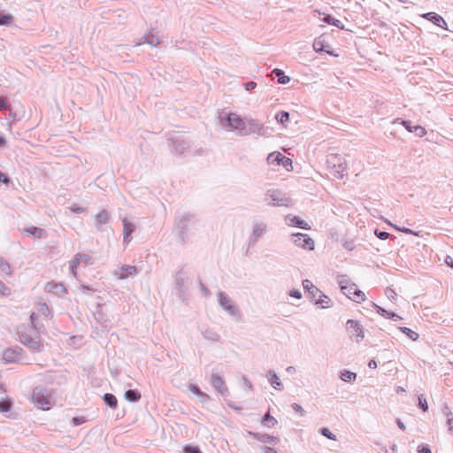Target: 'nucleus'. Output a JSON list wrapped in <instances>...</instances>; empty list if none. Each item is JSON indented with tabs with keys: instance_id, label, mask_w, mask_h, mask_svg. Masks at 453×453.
<instances>
[{
	"instance_id": "58",
	"label": "nucleus",
	"mask_w": 453,
	"mask_h": 453,
	"mask_svg": "<svg viewBox=\"0 0 453 453\" xmlns=\"http://www.w3.org/2000/svg\"><path fill=\"white\" fill-rule=\"evenodd\" d=\"M343 247H344V249H346L347 250L351 251V250H353L355 249V247H356V246H355V243H354V242H353V241H345V242H343Z\"/></svg>"
},
{
	"instance_id": "42",
	"label": "nucleus",
	"mask_w": 453,
	"mask_h": 453,
	"mask_svg": "<svg viewBox=\"0 0 453 453\" xmlns=\"http://www.w3.org/2000/svg\"><path fill=\"white\" fill-rule=\"evenodd\" d=\"M275 119L279 123L285 124L289 120V113L288 111H281L277 113Z\"/></svg>"
},
{
	"instance_id": "45",
	"label": "nucleus",
	"mask_w": 453,
	"mask_h": 453,
	"mask_svg": "<svg viewBox=\"0 0 453 453\" xmlns=\"http://www.w3.org/2000/svg\"><path fill=\"white\" fill-rule=\"evenodd\" d=\"M12 402L10 400L0 401V412H7L11 410Z\"/></svg>"
},
{
	"instance_id": "40",
	"label": "nucleus",
	"mask_w": 453,
	"mask_h": 453,
	"mask_svg": "<svg viewBox=\"0 0 453 453\" xmlns=\"http://www.w3.org/2000/svg\"><path fill=\"white\" fill-rule=\"evenodd\" d=\"M176 287L180 291L183 290L185 285V275L182 272H179L175 276Z\"/></svg>"
},
{
	"instance_id": "10",
	"label": "nucleus",
	"mask_w": 453,
	"mask_h": 453,
	"mask_svg": "<svg viewBox=\"0 0 453 453\" xmlns=\"http://www.w3.org/2000/svg\"><path fill=\"white\" fill-rule=\"evenodd\" d=\"M267 162L269 165H282L289 171V167L292 168V160L289 157H285L280 152H272L267 157Z\"/></svg>"
},
{
	"instance_id": "19",
	"label": "nucleus",
	"mask_w": 453,
	"mask_h": 453,
	"mask_svg": "<svg viewBox=\"0 0 453 453\" xmlns=\"http://www.w3.org/2000/svg\"><path fill=\"white\" fill-rule=\"evenodd\" d=\"M285 222L289 226H297L302 229L308 230L311 228L310 225L297 216L288 214L285 217Z\"/></svg>"
},
{
	"instance_id": "52",
	"label": "nucleus",
	"mask_w": 453,
	"mask_h": 453,
	"mask_svg": "<svg viewBox=\"0 0 453 453\" xmlns=\"http://www.w3.org/2000/svg\"><path fill=\"white\" fill-rule=\"evenodd\" d=\"M185 453H202L200 449L196 446H186L184 448Z\"/></svg>"
},
{
	"instance_id": "29",
	"label": "nucleus",
	"mask_w": 453,
	"mask_h": 453,
	"mask_svg": "<svg viewBox=\"0 0 453 453\" xmlns=\"http://www.w3.org/2000/svg\"><path fill=\"white\" fill-rule=\"evenodd\" d=\"M142 42H140L139 44L141 43H148L151 46H157L159 44V39L157 35H153L151 32L146 34L142 38Z\"/></svg>"
},
{
	"instance_id": "31",
	"label": "nucleus",
	"mask_w": 453,
	"mask_h": 453,
	"mask_svg": "<svg viewBox=\"0 0 453 453\" xmlns=\"http://www.w3.org/2000/svg\"><path fill=\"white\" fill-rule=\"evenodd\" d=\"M125 399L128 402L135 403L141 399V394L134 389H128L125 392Z\"/></svg>"
},
{
	"instance_id": "36",
	"label": "nucleus",
	"mask_w": 453,
	"mask_h": 453,
	"mask_svg": "<svg viewBox=\"0 0 453 453\" xmlns=\"http://www.w3.org/2000/svg\"><path fill=\"white\" fill-rule=\"evenodd\" d=\"M398 329L402 333L406 334L412 341H417L418 339V337H419V334L417 332H415V331H413V330H411V329H410L408 327L400 326V327H398Z\"/></svg>"
},
{
	"instance_id": "61",
	"label": "nucleus",
	"mask_w": 453,
	"mask_h": 453,
	"mask_svg": "<svg viewBox=\"0 0 453 453\" xmlns=\"http://www.w3.org/2000/svg\"><path fill=\"white\" fill-rule=\"evenodd\" d=\"M401 124L411 133L413 131V127L411 126V122L409 120H402Z\"/></svg>"
},
{
	"instance_id": "43",
	"label": "nucleus",
	"mask_w": 453,
	"mask_h": 453,
	"mask_svg": "<svg viewBox=\"0 0 453 453\" xmlns=\"http://www.w3.org/2000/svg\"><path fill=\"white\" fill-rule=\"evenodd\" d=\"M350 299H352L353 301H355L357 303H360L362 301H365V293L363 291H361L360 289L357 288L353 292V296L350 297Z\"/></svg>"
},
{
	"instance_id": "9",
	"label": "nucleus",
	"mask_w": 453,
	"mask_h": 453,
	"mask_svg": "<svg viewBox=\"0 0 453 453\" xmlns=\"http://www.w3.org/2000/svg\"><path fill=\"white\" fill-rule=\"evenodd\" d=\"M290 237L296 246L307 250H314V241L308 234L295 233Z\"/></svg>"
},
{
	"instance_id": "5",
	"label": "nucleus",
	"mask_w": 453,
	"mask_h": 453,
	"mask_svg": "<svg viewBox=\"0 0 453 453\" xmlns=\"http://www.w3.org/2000/svg\"><path fill=\"white\" fill-rule=\"evenodd\" d=\"M246 119L241 118L236 113H228L221 119V123L231 131H235L237 134L241 135V132L244 130Z\"/></svg>"
},
{
	"instance_id": "48",
	"label": "nucleus",
	"mask_w": 453,
	"mask_h": 453,
	"mask_svg": "<svg viewBox=\"0 0 453 453\" xmlns=\"http://www.w3.org/2000/svg\"><path fill=\"white\" fill-rule=\"evenodd\" d=\"M412 133H414L418 137H423L426 135V131L421 126H414Z\"/></svg>"
},
{
	"instance_id": "6",
	"label": "nucleus",
	"mask_w": 453,
	"mask_h": 453,
	"mask_svg": "<svg viewBox=\"0 0 453 453\" xmlns=\"http://www.w3.org/2000/svg\"><path fill=\"white\" fill-rule=\"evenodd\" d=\"M219 305L232 317L240 318L239 308L234 303L230 297L224 292H219L217 295Z\"/></svg>"
},
{
	"instance_id": "24",
	"label": "nucleus",
	"mask_w": 453,
	"mask_h": 453,
	"mask_svg": "<svg viewBox=\"0 0 453 453\" xmlns=\"http://www.w3.org/2000/svg\"><path fill=\"white\" fill-rule=\"evenodd\" d=\"M211 385L212 387L220 394H225L226 391V388L225 387V382L221 376L219 374L213 373L211 374Z\"/></svg>"
},
{
	"instance_id": "49",
	"label": "nucleus",
	"mask_w": 453,
	"mask_h": 453,
	"mask_svg": "<svg viewBox=\"0 0 453 453\" xmlns=\"http://www.w3.org/2000/svg\"><path fill=\"white\" fill-rule=\"evenodd\" d=\"M393 227H395L396 230L400 231V232H403L404 234H414L416 236H418V232H414L413 230L410 229V228H407V227H399L395 225H393V224H390Z\"/></svg>"
},
{
	"instance_id": "55",
	"label": "nucleus",
	"mask_w": 453,
	"mask_h": 453,
	"mask_svg": "<svg viewBox=\"0 0 453 453\" xmlns=\"http://www.w3.org/2000/svg\"><path fill=\"white\" fill-rule=\"evenodd\" d=\"M375 234L380 240H386L389 236V234L388 232L379 230H375Z\"/></svg>"
},
{
	"instance_id": "25",
	"label": "nucleus",
	"mask_w": 453,
	"mask_h": 453,
	"mask_svg": "<svg viewBox=\"0 0 453 453\" xmlns=\"http://www.w3.org/2000/svg\"><path fill=\"white\" fill-rule=\"evenodd\" d=\"M135 230V225L130 221H128L127 219H123V235H124V242H130V234L134 232Z\"/></svg>"
},
{
	"instance_id": "35",
	"label": "nucleus",
	"mask_w": 453,
	"mask_h": 453,
	"mask_svg": "<svg viewBox=\"0 0 453 453\" xmlns=\"http://www.w3.org/2000/svg\"><path fill=\"white\" fill-rule=\"evenodd\" d=\"M323 21L327 23V24H331L340 29H343L344 28V26L342 24V22L335 18H333L332 16L330 15H326L323 18Z\"/></svg>"
},
{
	"instance_id": "12",
	"label": "nucleus",
	"mask_w": 453,
	"mask_h": 453,
	"mask_svg": "<svg viewBox=\"0 0 453 453\" xmlns=\"http://www.w3.org/2000/svg\"><path fill=\"white\" fill-rule=\"evenodd\" d=\"M346 326L350 337L355 339L357 342L364 339V330L356 320L349 319L346 323Z\"/></svg>"
},
{
	"instance_id": "37",
	"label": "nucleus",
	"mask_w": 453,
	"mask_h": 453,
	"mask_svg": "<svg viewBox=\"0 0 453 453\" xmlns=\"http://www.w3.org/2000/svg\"><path fill=\"white\" fill-rule=\"evenodd\" d=\"M13 19L14 18L12 15L0 12V26H10Z\"/></svg>"
},
{
	"instance_id": "18",
	"label": "nucleus",
	"mask_w": 453,
	"mask_h": 453,
	"mask_svg": "<svg viewBox=\"0 0 453 453\" xmlns=\"http://www.w3.org/2000/svg\"><path fill=\"white\" fill-rule=\"evenodd\" d=\"M21 351L19 348L8 349L4 351L3 358L6 363H16L21 359Z\"/></svg>"
},
{
	"instance_id": "11",
	"label": "nucleus",
	"mask_w": 453,
	"mask_h": 453,
	"mask_svg": "<svg viewBox=\"0 0 453 453\" xmlns=\"http://www.w3.org/2000/svg\"><path fill=\"white\" fill-rule=\"evenodd\" d=\"M42 315L48 317L50 315V309L45 303H39L36 304V312H33L30 316L31 325L34 329L40 331L41 326L37 323L38 317Z\"/></svg>"
},
{
	"instance_id": "27",
	"label": "nucleus",
	"mask_w": 453,
	"mask_h": 453,
	"mask_svg": "<svg viewBox=\"0 0 453 453\" xmlns=\"http://www.w3.org/2000/svg\"><path fill=\"white\" fill-rule=\"evenodd\" d=\"M109 219V213L106 210H102L95 216L96 226L99 229L103 225H105Z\"/></svg>"
},
{
	"instance_id": "47",
	"label": "nucleus",
	"mask_w": 453,
	"mask_h": 453,
	"mask_svg": "<svg viewBox=\"0 0 453 453\" xmlns=\"http://www.w3.org/2000/svg\"><path fill=\"white\" fill-rule=\"evenodd\" d=\"M313 49L317 52L324 51V42L320 38L314 41Z\"/></svg>"
},
{
	"instance_id": "60",
	"label": "nucleus",
	"mask_w": 453,
	"mask_h": 453,
	"mask_svg": "<svg viewBox=\"0 0 453 453\" xmlns=\"http://www.w3.org/2000/svg\"><path fill=\"white\" fill-rule=\"evenodd\" d=\"M418 453H432L428 445H424V444H421L418 447Z\"/></svg>"
},
{
	"instance_id": "64",
	"label": "nucleus",
	"mask_w": 453,
	"mask_h": 453,
	"mask_svg": "<svg viewBox=\"0 0 453 453\" xmlns=\"http://www.w3.org/2000/svg\"><path fill=\"white\" fill-rule=\"evenodd\" d=\"M257 87V83L254 81H249L244 84V88L247 91L253 90Z\"/></svg>"
},
{
	"instance_id": "22",
	"label": "nucleus",
	"mask_w": 453,
	"mask_h": 453,
	"mask_svg": "<svg viewBox=\"0 0 453 453\" xmlns=\"http://www.w3.org/2000/svg\"><path fill=\"white\" fill-rule=\"evenodd\" d=\"M192 219L193 215L188 212L182 213L181 215L179 216L176 222V227L177 229H179L180 234H184L188 223H189Z\"/></svg>"
},
{
	"instance_id": "57",
	"label": "nucleus",
	"mask_w": 453,
	"mask_h": 453,
	"mask_svg": "<svg viewBox=\"0 0 453 453\" xmlns=\"http://www.w3.org/2000/svg\"><path fill=\"white\" fill-rule=\"evenodd\" d=\"M385 295L387 296V297L388 299H391V300L395 299L396 296V293L395 292V290L390 288H386Z\"/></svg>"
},
{
	"instance_id": "50",
	"label": "nucleus",
	"mask_w": 453,
	"mask_h": 453,
	"mask_svg": "<svg viewBox=\"0 0 453 453\" xmlns=\"http://www.w3.org/2000/svg\"><path fill=\"white\" fill-rule=\"evenodd\" d=\"M441 413L443 414V416H445V418H447V420L450 418H453V413L452 411H450L449 407L447 405V404H444L441 408Z\"/></svg>"
},
{
	"instance_id": "8",
	"label": "nucleus",
	"mask_w": 453,
	"mask_h": 453,
	"mask_svg": "<svg viewBox=\"0 0 453 453\" xmlns=\"http://www.w3.org/2000/svg\"><path fill=\"white\" fill-rule=\"evenodd\" d=\"M92 265L94 260L89 254L77 253L69 263L70 274L73 277L77 276V267L80 264Z\"/></svg>"
},
{
	"instance_id": "32",
	"label": "nucleus",
	"mask_w": 453,
	"mask_h": 453,
	"mask_svg": "<svg viewBox=\"0 0 453 453\" xmlns=\"http://www.w3.org/2000/svg\"><path fill=\"white\" fill-rule=\"evenodd\" d=\"M261 424L266 427H273L277 424V420L275 418L270 415L269 412L265 413L261 420Z\"/></svg>"
},
{
	"instance_id": "30",
	"label": "nucleus",
	"mask_w": 453,
	"mask_h": 453,
	"mask_svg": "<svg viewBox=\"0 0 453 453\" xmlns=\"http://www.w3.org/2000/svg\"><path fill=\"white\" fill-rule=\"evenodd\" d=\"M104 403L111 409H116L118 404V400L116 396L112 394L106 393L103 396Z\"/></svg>"
},
{
	"instance_id": "14",
	"label": "nucleus",
	"mask_w": 453,
	"mask_h": 453,
	"mask_svg": "<svg viewBox=\"0 0 453 453\" xmlns=\"http://www.w3.org/2000/svg\"><path fill=\"white\" fill-rule=\"evenodd\" d=\"M337 281L342 293L349 298L353 296V292L357 288V285L352 283L346 275L338 276Z\"/></svg>"
},
{
	"instance_id": "21",
	"label": "nucleus",
	"mask_w": 453,
	"mask_h": 453,
	"mask_svg": "<svg viewBox=\"0 0 453 453\" xmlns=\"http://www.w3.org/2000/svg\"><path fill=\"white\" fill-rule=\"evenodd\" d=\"M20 231L23 235H31L36 239L44 238L46 236L45 231L42 228L34 226L24 227Z\"/></svg>"
},
{
	"instance_id": "62",
	"label": "nucleus",
	"mask_w": 453,
	"mask_h": 453,
	"mask_svg": "<svg viewBox=\"0 0 453 453\" xmlns=\"http://www.w3.org/2000/svg\"><path fill=\"white\" fill-rule=\"evenodd\" d=\"M292 408L295 411L299 412L302 416L304 415V410L300 404L293 403Z\"/></svg>"
},
{
	"instance_id": "44",
	"label": "nucleus",
	"mask_w": 453,
	"mask_h": 453,
	"mask_svg": "<svg viewBox=\"0 0 453 453\" xmlns=\"http://www.w3.org/2000/svg\"><path fill=\"white\" fill-rule=\"evenodd\" d=\"M188 389L191 393H193L194 395H197V396H202V397H208L207 395H205L204 393H203L201 391V389L195 384H190L189 387H188Z\"/></svg>"
},
{
	"instance_id": "53",
	"label": "nucleus",
	"mask_w": 453,
	"mask_h": 453,
	"mask_svg": "<svg viewBox=\"0 0 453 453\" xmlns=\"http://www.w3.org/2000/svg\"><path fill=\"white\" fill-rule=\"evenodd\" d=\"M418 405L424 411L428 410L427 402L426 399H423L422 395L418 396Z\"/></svg>"
},
{
	"instance_id": "63",
	"label": "nucleus",
	"mask_w": 453,
	"mask_h": 453,
	"mask_svg": "<svg viewBox=\"0 0 453 453\" xmlns=\"http://www.w3.org/2000/svg\"><path fill=\"white\" fill-rule=\"evenodd\" d=\"M85 422L84 417H75L72 419V423L73 426H79Z\"/></svg>"
},
{
	"instance_id": "51",
	"label": "nucleus",
	"mask_w": 453,
	"mask_h": 453,
	"mask_svg": "<svg viewBox=\"0 0 453 453\" xmlns=\"http://www.w3.org/2000/svg\"><path fill=\"white\" fill-rule=\"evenodd\" d=\"M11 293V289L0 280V296H10Z\"/></svg>"
},
{
	"instance_id": "15",
	"label": "nucleus",
	"mask_w": 453,
	"mask_h": 453,
	"mask_svg": "<svg viewBox=\"0 0 453 453\" xmlns=\"http://www.w3.org/2000/svg\"><path fill=\"white\" fill-rule=\"evenodd\" d=\"M189 142L182 136L172 139V151L177 154H183L189 148Z\"/></svg>"
},
{
	"instance_id": "7",
	"label": "nucleus",
	"mask_w": 453,
	"mask_h": 453,
	"mask_svg": "<svg viewBox=\"0 0 453 453\" xmlns=\"http://www.w3.org/2000/svg\"><path fill=\"white\" fill-rule=\"evenodd\" d=\"M268 232V225L263 221H255L249 236V244L255 245Z\"/></svg>"
},
{
	"instance_id": "3",
	"label": "nucleus",
	"mask_w": 453,
	"mask_h": 453,
	"mask_svg": "<svg viewBox=\"0 0 453 453\" xmlns=\"http://www.w3.org/2000/svg\"><path fill=\"white\" fill-rule=\"evenodd\" d=\"M265 201L272 206L289 207L292 205L291 199L279 189H268L265 194Z\"/></svg>"
},
{
	"instance_id": "13",
	"label": "nucleus",
	"mask_w": 453,
	"mask_h": 453,
	"mask_svg": "<svg viewBox=\"0 0 453 453\" xmlns=\"http://www.w3.org/2000/svg\"><path fill=\"white\" fill-rule=\"evenodd\" d=\"M20 342L30 348L33 351H41L42 349V343L38 336H31L27 334H21L19 336Z\"/></svg>"
},
{
	"instance_id": "38",
	"label": "nucleus",
	"mask_w": 453,
	"mask_h": 453,
	"mask_svg": "<svg viewBox=\"0 0 453 453\" xmlns=\"http://www.w3.org/2000/svg\"><path fill=\"white\" fill-rule=\"evenodd\" d=\"M0 271L7 275L12 274L10 264L3 257H0Z\"/></svg>"
},
{
	"instance_id": "23",
	"label": "nucleus",
	"mask_w": 453,
	"mask_h": 453,
	"mask_svg": "<svg viewBox=\"0 0 453 453\" xmlns=\"http://www.w3.org/2000/svg\"><path fill=\"white\" fill-rule=\"evenodd\" d=\"M423 18H425L426 19L433 22L434 25L441 27V28H444V29H447V23L446 21L443 19V18L435 13V12H427V13H425L423 15Z\"/></svg>"
},
{
	"instance_id": "16",
	"label": "nucleus",
	"mask_w": 453,
	"mask_h": 453,
	"mask_svg": "<svg viewBox=\"0 0 453 453\" xmlns=\"http://www.w3.org/2000/svg\"><path fill=\"white\" fill-rule=\"evenodd\" d=\"M138 273V270L134 265H122L119 269L113 272V275L118 280L127 279L128 276H133Z\"/></svg>"
},
{
	"instance_id": "28",
	"label": "nucleus",
	"mask_w": 453,
	"mask_h": 453,
	"mask_svg": "<svg viewBox=\"0 0 453 453\" xmlns=\"http://www.w3.org/2000/svg\"><path fill=\"white\" fill-rule=\"evenodd\" d=\"M268 380L273 388L282 390V382L280 381L279 376L273 371H269Z\"/></svg>"
},
{
	"instance_id": "59",
	"label": "nucleus",
	"mask_w": 453,
	"mask_h": 453,
	"mask_svg": "<svg viewBox=\"0 0 453 453\" xmlns=\"http://www.w3.org/2000/svg\"><path fill=\"white\" fill-rule=\"evenodd\" d=\"M376 310H377V312L379 314H380L381 316L385 317V318H388V316L389 315V312L390 311H388L387 310L383 309L382 307L380 306H378L376 304H374Z\"/></svg>"
},
{
	"instance_id": "2",
	"label": "nucleus",
	"mask_w": 453,
	"mask_h": 453,
	"mask_svg": "<svg viewBox=\"0 0 453 453\" xmlns=\"http://www.w3.org/2000/svg\"><path fill=\"white\" fill-rule=\"evenodd\" d=\"M32 401L42 410H50L53 404L52 393L44 386H36L33 389Z\"/></svg>"
},
{
	"instance_id": "41",
	"label": "nucleus",
	"mask_w": 453,
	"mask_h": 453,
	"mask_svg": "<svg viewBox=\"0 0 453 453\" xmlns=\"http://www.w3.org/2000/svg\"><path fill=\"white\" fill-rule=\"evenodd\" d=\"M203 335L205 339L211 341V342H219L220 336L219 334L212 332V331H205L203 333Z\"/></svg>"
},
{
	"instance_id": "1",
	"label": "nucleus",
	"mask_w": 453,
	"mask_h": 453,
	"mask_svg": "<svg viewBox=\"0 0 453 453\" xmlns=\"http://www.w3.org/2000/svg\"><path fill=\"white\" fill-rule=\"evenodd\" d=\"M326 168L336 179H342L347 175V161L340 154L332 153L326 156Z\"/></svg>"
},
{
	"instance_id": "34",
	"label": "nucleus",
	"mask_w": 453,
	"mask_h": 453,
	"mask_svg": "<svg viewBox=\"0 0 453 453\" xmlns=\"http://www.w3.org/2000/svg\"><path fill=\"white\" fill-rule=\"evenodd\" d=\"M273 73L275 74L276 77H278V82L280 84H287L290 81V78L288 76H286L284 74V72L280 69H277L275 68L273 71Z\"/></svg>"
},
{
	"instance_id": "26",
	"label": "nucleus",
	"mask_w": 453,
	"mask_h": 453,
	"mask_svg": "<svg viewBox=\"0 0 453 453\" xmlns=\"http://www.w3.org/2000/svg\"><path fill=\"white\" fill-rule=\"evenodd\" d=\"M303 287L305 290L308 291L312 298H316L317 296L321 294V291L309 280H303Z\"/></svg>"
},
{
	"instance_id": "33",
	"label": "nucleus",
	"mask_w": 453,
	"mask_h": 453,
	"mask_svg": "<svg viewBox=\"0 0 453 453\" xmlns=\"http://www.w3.org/2000/svg\"><path fill=\"white\" fill-rule=\"evenodd\" d=\"M340 378L342 380H343L345 382H353L357 379V373L347 371V370H343L340 373Z\"/></svg>"
},
{
	"instance_id": "39",
	"label": "nucleus",
	"mask_w": 453,
	"mask_h": 453,
	"mask_svg": "<svg viewBox=\"0 0 453 453\" xmlns=\"http://www.w3.org/2000/svg\"><path fill=\"white\" fill-rule=\"evenodd\" d=\"M319 296V298L316 300L317 304H321L322 308H329L331 306V300L328 296L322 293Z\"/></svg>"
},
{
	"instance_id": "54",
	"label": "nucleus",
	"mask_w": 453,
	"mask_h": 453,
	"mask_svg": "<svg viewBox=\"0 0 453 453\" xmlns=\"http://www.w3.org/2000/svg\"><path fill=\"white\" fill-rule=\"evenodd\" d=\"M70 210L73 211V212H75V213H81L83 211H85V209L81 206H80L79 204L77 203H73L71 206H70Z\"/></svg>"
},
{
	"instance_id": "4",
	"label": "nucleus",
	"mask_w": 453,
	"mask_h": 453,
	"mask_svg": "<svg viewBox=\"0 0 453 453\" xmlns=\"http://www.w3.org/2000/svg\"><path fill=\"white\" fill-rule=\"evenodd\" d=\"M269 127H265L263 123L256 119L247 118L244 130L241 132L242 136L257 134L260 136H266L268 134Z\"/></svg>"
},
{
	"instance_id": "17",
	"label": "nucleus",
	"mask_w": 453,
	"mask_h": 453,
	"mask_svg": "<svg viewBox=\"0 0 453 453\" xmlns=\"http://www.w3.org/2000/svg\"><path fill=\"white\" fill-rule=\"evenodd\" d=\"M249 435L252 436L254 439L265 444H272L276 445L280 442V439L275 436H272L268 434H261L256 433L252 431L248 432Z\"/></svg>"
},
{
	"instance_id": "56",
	"label": "nucleus",
	"mask_w": 453,
	"mask_h": 453,
	"mask_svg": "<svg viewBox=\"0 0 453 453\" xmlns=\"http://www.w3.org/2000/svg\"><path fill=\"white\" fill-rule=\"evenodd\" d=\"M8 99L6 97L0 96V111L8 109Z\"/></svg>"
},
{
	"instance_id": "20",
	"label": "nucleus",
	"mask_w": 453,
	"mask_h": 453,
	"mask_svg": "<svg viewBox=\"0 0 453 453\" xmlns=\"http://www.w3.org/2000/svg\"><path fill=\"white\" fill-rule=\"evenodd\" d=\"M44 290L58 296H62L66 292V289L62 283L55 281L47 282L44 286Z\"/></svg>"
},
{
	"instance_id": "46",
	"label": "nucleus",
	"mask_w": 453,
	"mask_h": 453,
	"mask_svg": "<svg viewBox=\"0 0 453 453\" xmlns=\"http://www.w3.org/2000/svg\"><path fill=\"white\" fill-rule=\"evenodd\" d=\"M320 434L330 440H333V441L337 440L336 436L326 427L321 428Z\"/></svg>"
}]
</instances>
